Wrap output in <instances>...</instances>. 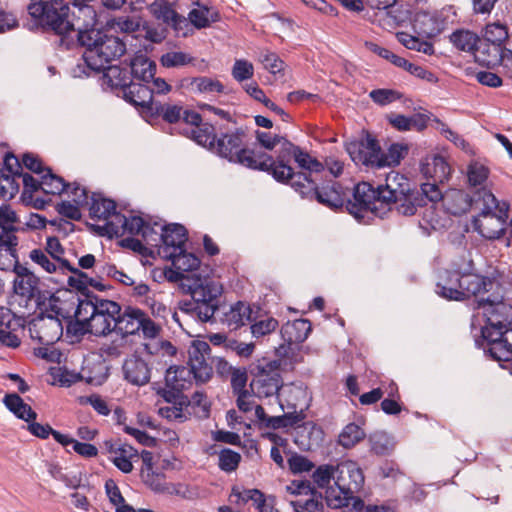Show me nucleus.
Returning <instances> with one entry per match:
<instances>
[{
  "instance_id": "nucleus-38",
  "label": "nucleus",
  "mask_w": 512,
  "mask_h": 512,
  "mask_svg": "<svg viewBox=\"0 0 512 512\" xmlns=\"http://www.w3.org/2000/svg\"><path fill=\"white\" fill-rule=\"evenodd\" d=\"M326 504L332 509H339L347 506L349 502L353 501V507L356 510H361L364 507V502L359 497L346 495V491L335 484L334 487H329L325 495Z\"/></svg>"
},
{
  "instance_id": "nucleus-23",
  "label": "nucleus",
  "mask_w": 512,
  "mask_h": 512,
  "mask_svg": "<svg viewBox=\"0 0 512 512\" xmlns=\"http://www.w3.org/2000/svg\"><path fill=\"white\" fill-rule=\"evenodd\" d=\"M366 46L373 53L390 61L395 66L403 68L404 70L408 71L411 75H413L419 79L425 80L429 83H436L438 81L437 76L434 73H432L431 71L425 69L422 66H418L413 63H410L405 58L394 54L392 51H390L384 47H381V46L377 45L376 43L366 42Z\"/></svg>"
},
{
  "instance_id": "nucleus-19",
  "label": "nucleus",
  "mask_w": 512,
  "mask_h": 512,
  "mask_svg": "<svg viewBox=\"0 0 512 512\" xmlns=\"http://www.w3.org/2000/svg\"><path fill=\"white\" fill-rule=\"evenodd\" d=\"M497 338H492L491 328L481 329L482 337L488 342L486 352L496 361L512 360V328L496 329Z\"/></svg>"
},
{
  "instance_id": "nucleus-20",
  "label": "nucleus",
  "mask_w": 512,
  "mask_h": 512,
  "mask_svg": "<svg viewBox=\"0 0 512 512\" xmlns=\"http://www.w3.org/2000/svg\"><path fill=\"white\" fill-rule=\"evenodd\" d=\"M74 10L68 12L67 33L76 31L78 42L81 45V37L84 33L97 31L94 26L97 23V15L94 8L88 4H77L73 2Z\"/></svg>"
},
{
  "instance_id": "nucleus-15",
  "label": "nucleus",
  "mask_w": 512,
  "mask_h": 512,
  "mask_svg": "<svg viewBox=\"0 0 512 512\" xmlns=\"http://www.w3.org/2000/svg\"><path fill=\"white\" fill-rule=\"evenodd\" d=\"M211 347L205 341L195 340L188 349V365L197 382L205 383L212 377Z\"/></svg>"
},
{
  "instance_id": "nucleus-2",
  "label": "nucleus",
  "mask_w": 512,
  "mask_h": 512,
  "mask_svg": "<svg viewBox=\"0 0 512 512\" xmlns=\"http://www.w3.org/2000/svg\"><path fill=\"white\" fill-rule=\"evenodd\" d=\"M81 46L86 48L83 58L87 66L98 72L126 52V44L122 39L99 29L84 33L81 37Z\"/></svg>"
},
{
  "instance_id": "nucleus-28",
  "label": "nucleus",
  "mask_w": 512,
  "mask_h": 512,
  "mask_svg": "<svg viewBox=\"0 0 512 512\" xmlns=\"http://www.w3.org/2000/svg\"><path fill=\"white\" fill-rule=\"evenodd\" d=\"M161 241L163 257H165V251L177 252L182 249L188 239L186 228L177 223L165 225L161 228Z\"/></svg>"
},
{
  "instance_id": "nucleus-55",
  "label": "nucleus",
  "mask_w": 512,
  "mask_h": 512,
  "mask_svg": "<svg viewBox=\"0 0 512 512\" xmlns=\"http://www.w3.org/2000/svg\"><path fill=\"white\" fill-rule=\"evenodd\" d=\"M44 251L60 263V272L65 274V269H70V262L63 257L65 251L57 237L47 238Z\"/></svg>"
},
{
  "instance_id": "nucleus-36",
  "label": "nucleus",
  "mask_w": 512,
  "mask_h": 512,
  "mask_svg": "<svg viewBox=\"0 0 512 512\" xmlns=\"http://www.w3.org/2000/svg\"><path fill=\"white\" fill-rule=\"evenodd\" d=\"M104 81L114 89H119L121 93L128 87L133 81L129 67H120L118 65L105 66Z\"/></svg>"
},
{
  "instance_id": "nucleus-59",
  "label": "nucleus",
  "mask_w": 512,
  "mask_h": 512,
  "mask_svg": "<svg viewBox=\"0 0 512 512\" xmlns=\"http://www.w3.org/2000/svg\"><path fill=\"white\" fill-rule=\"evenodd\" d=\"M190 86L192 90L200 93H221L224 89L220 81L205 76L191 79Z\"/></svg>"
},
{
  "instance_id": "nucleus-48",
  "label": "nucleus",
  "mask_w": 512,
  "mask_h": 512,
  "mask_svg": "<svg viewBox=\"0 0 512 512\" xmlns=\"http://www.w3.org/2000/svg\"><path fill=\"white\" fill-rule=\"evenodd\" d=\"M16 229L1 230L0 232V255L8 260L18 261L17 245L18 238L15 235Z\"/></svg>"
},
{
  "instance_id": "nucleus-9",
  "label": "nucleus",
  "mask_w": 512,
  "mask_h": 512,
  "mask_svg": "<svg viewBox=\"0 0 512 512\" xmlns=\"http://www.w3.org/2000/svg\"><path fill=\"white\" fill-rule=\"evenodd\" d=\"M381 197L379 186L374 188L368 182L358 183L353 190V200L347 198L346 209L356 219H363L368 212L382 218L389 210Z\"/></svg>"
},
{
  "instance_id": "nucleus-47",
  "label": "nucleus",
  "mask_w": 512,
  "mask_h": 512,
  "mask_svg": "<svg viewBox=\"0 0 512 512\" xmlns=\"http://www.w3.org/2000/svg\"><path fill=\"white\" fill-rule=\"evenodd\" d=\"M69 183L62 177L52 173L50 168L46 169V173L42 175L41 190L45 194L60 195L68 190Z\"/></svg>"
},
{
  "instance_id": "nucleus-24",
  "label": "nucleus",
  "mask_w": 512,
  "mask_h": 512,
  "mask_svg": "<svg viewBox=\"0 0 512 512\" xmlns=\"http://www.w3.org/2000/svg\"><path fill=\"white\" fill-rule=\"evenodd\" d=\"M122 373L124 379L131 385L144 386L150 381L151 367L141 357L131 355L124 360Z\"/></svg>"
},
{
  "instance_id": "nucleus-29",
  "label": "nucleus",
  "mask_w": 512,
  "mask_h": 512,
  "mask_svg": "<svg viewBox=\"0 0 512 512\" xmlns=\"http://www.w3.org/2000/svg\"><path fill=\"white\" fill-rule=\"evenodd\" d=\"M154 90L143 83L131 82V84L123 90L122 97L124 100L135 107H141L148 112L152 110V106L156 103L153 101Z\"/></svg>"
},
{
  "instance_id": "nucleus-32",
  "label": "nucleus",
  "mask_w": 512,
  "mask_h": 512,
  "mask_svg": "<svg viewBox=\"0 0 512 512\" xmlns=\"http://www.w3.org/2000/svg\"><path fill=\"white\" fill-rule=\"evenodd\" d=\"M412 27L419 37L431 38L442 31V22L434 14L419 11L413 18Z\"/></svg>"
},
{
  "instance_id": "nucleus-49",
  "label": "nucleus",
  "mask_w": 512,
  "mask_h": 512,
  "mask_svg": "<svg viewBox=\"0 0 512 512\" xmlns=\"http://www.w3.org/2000/svg\"><path fill=\"white\" fill-rule=\"evenodd\" d=\"M295 512H324L322 495L314 492L306 498H299L290 502Z\"/></svg>"
},
{
  "instance_id": "nucleus-4",
  "label": "nucleus",
  "mask_w": 512,
  "mask_h": 512,
  "mask_svg": "<svg viewBox=\"0 0 512 512\" xmlns=\"http://www.w3.org/2000/svg\"><path fill=\"white\" fill-rule=\"evenodd\" d=\"M223 287L219 282L205 280L191 288V300L181 304L180 310L200 322H212L221 307Z\"/></svg>"
},
{
  "instance_id": "nucleus-22",
  "label": "nucleus",
  "mask_w": 512,
  "mask_h": 512,
  "mask_svg": "<svg viewBox=\"0 0 512 512\" xmlns=\"http://www.w3.org/2000/svg\"><path fill=\"white\" fill-rule=\"evenodd\" d=\"M13 272L15 278L13 280V291L16 295L24 298L26 301L35 300L42 292L39 284L40 279L25 265L16 261Z\"/></svg>"
},
{
  "instance_id": "nucleus-62",
  "label": "nucleus",
  "mask_w": 512,
  "mask_h": 512,
  "mask_svg": "<svg viewBox=\"0 0 512 512\" xmlns=\"http://www.w3.org/2000/svg\"><path fill=\"white\" fill-rule=\"evenodd\" d=\"M241 461V455L231 449H223L219 453L218 466L222 471L232 472L237 469Z\"/></svg>"
},
{
  "instance_id": "nucleus-35",
  "label": "nucleus",
  "mask_w": 512,
  "mask_h": 512,
  "mask_svg": "<svg viewBox=\"0 0 512 512\" xmlns=\"http://www.w3.org/2000/svg\"><path fill=\"white\" fill-rule=\"evenodd\" d=\"M428 120L429 117L421 113H416L409 117L395 113L388 116L389 123L398 131H408L412 129L422 131L427 127Z\"/></svg>"
},
{
  "instance_id": "nucleus-17",
  "label": "nucleus",
  "mask_w": 512,
  "mask_h": 512,
  "mask_svg": "<svg viewBox=\"0 0 512 512\" xmlns=\"http://www.w3.org/2000/svg\"><path fill=\"white\" fill-rule=\"evenodd\" d=\"M378 141L369 133L365 137L346 143V151L355 164L376 167L379 163Z\"/></svg>"
},
{
  "instance_id": "nucleus-61",
  "label": "nucleus",
  "mask_w": 512,
  "mask_h": 512,
  "mask_svg": "<svg viewBox=\"0 0 512 512\" xmlns=\"http://www.w3.org/2000/svg\"><path fill=\"white\" fill-rule=\"evenodd\" d=\"M278 321L273 317H267L255 321L250 329L253 337L260 338L274 332L278 328Z\"/></svg>"
},
{
  "instance_id": "nucleus-50",
  "label": "nucleus",
  "mask_w": 512,
  "mask_h": 512,
  "mask_svg": "<svg viewBox=\"0 0 512 512\" xmlns=\"http://www.w3.org/2000/svg\"><path fill=\"white\" fill-rule=\"evenodd\" d=\"M148 10L156 20L161 22L160 24L166 27L177 13L166 0H155L148 6Z\"/></svg>"
},
{
  "instance_id": "nucleus-56",
  "label": "nucleus",
  "mask_w": 512,
  "mask_h": 512,
  "mask_svg": "<svg viewBox=\"0 0 512 512\" xmlns=\"http://www.w3.org/2000/svg\"><path fill=\"white\" fill-rule=\"evenodd\" d=\"M294 160L298 167L309 171L307 177L312 178V173L318 174L324 170V166L316 158L310 156L307 152L303 151L300 147L296 150Z\"/></svg>"
},
{
  "instance_id": "nucleus-34",
  "label": "nucleus",
  "mask_w": 512,
  "mask_h": 512,
  "mask_svg": "<svg viewBox=\"0 0 512 512\" xmlns=\"http://www.w3.org/2000/svg\"><path fill=\"white\" fill-rule=\"evenodd\" d=\"M312 330V326L307 319H297L292 322H287L281 327V336L285 342L290 344H299L304 342L309 333Z\"/></svg>"
},
{
  "instance_id": "nucleus-5",
  "label": "nucleus",
  "mask_w": 512,
  "mask_h": 512,
  "mask_svg": "<svg viewBox=\"0 0 512 512\" xmlns=\"http://www.w3.org/2000/svg\"><path fill=\"white\" fill-rule=\"evenodd\" d=\"M382 197L381 201L388 210L394 206L397 212L404 216H412L417 213V205L423 201L419 193L413 192L409 180L402 174L392 171L387 174L384 185H379Z\"/></svg>"
},
{
  "instance_id": "nucleus-63",
  "label": "nucleus",
  "mask_w": 512,
  "mask_h": 512,
  "mask_svg": "<svg viewBox=\"0 0 512 512\" xmlns=\"http://www.w3.org/2000/svg\"><path fill=\"white\" fill-rule=\"evenodd\" d=\"M160 61L164 67L171 68L189 64L193 61V58L181 51H171L163 54Z\"/></svg>"
},
{
  "instance_id": "nucleus-57",
  "label": "nucleus",
  "mask_w": 512,
  "mask_h": 512,
  "mask_svg": "<svg viewBox=\"0 0 512 512\" xmlns=\"http://www.w3.org/2000/svg\"><path fill=\"white\" fill-rule=\"evenodd\" d=\"M29 258L47 273L60 271V263L51 258L49 254L42 249H33L30 251Z\"/></svg>"
},
{
  "instance_id": "nucleus-51",
  "label": "nucleus",
  "mask_w": 512,
  "mask_h": 512,
  "mask_svg": "<svg viewBox=\"0 0 512 512\" xmlns=\"http://www.w3.org/2000/svg\"><path fill=\"white\" fill-rule=\"evenodd\" d=\"M365 438L364 430L355 423L347 424L338 437V443L344 448H352Z\"/></svg>"
},
{
  "instance_id": "nucleus-60",
  "label": "nucleus",
  "mask_w": 512,
  "mask_h": 512,
  "mask_svg": "<svg viewBox=\"0 0 512 512\" xmlns=\"http://www.w3.org/2000/svg\"><path fill=\"white\" fill-rule=\"evenodd\" d=\"M413 192L419 193L423 199L422 203L417 205V209L426 206L427 201L434 204L443 198L442 192L435 181L433 183H423L420 190H413Z\"/></svg>"
},
{
  "instance_id": "nucleus-37",
  "label": "nucleus",
  "mask_w": 512,
  "mask_h": 512,
  "mask_svg": "<svg viewBox=\"0 0 512 512\" xmlns=\"http://www.w3.org/2000/svg\"><path fill=\"white\" fill-rule=\"evenodd\" d=\"M108 451L113 454L111 461L123 473H130L133 470L131 459L137 456V451L130 445L124 444L115 446L110 444Z\"/></svg>"
},
{
  "instance_id": "nucleus-8",
  "label": "nucleus",
  "mask_w": 512,
  "mask_h": 512,
  "mask_svg": "<svg viewBox=\"0 0 512 512\" xmlns=\"http://www.w3.org/2000/svg\"><path fill=\"white\" fill-rule=\"evenodd\" d=\"M28 13L38 25L58 35L67 34L69 6L63 0H30Z\"/></svg>"
},
{
  "instance_id": "nucleus-31",
  "label": "nucleus",
  "mask_w": 512,
  "mask_h": 512,
  "mask_svg": "<svg viewBox=\"0 0 512 512\" xmlns=\"http://www.w3.org/2000/svg\"><path fill=\"white\" fill-rule=\"evenodd\" d=\"M474 59L477 63L487 68H493L503 60V47L496 46L479 38L477 48L474 52Z\"/></svg>"
},
{
  "instance_id": "nucleus-18",
  "label": "nucleus",
  "mask_w": 512,
  "mask_h": 512,
  "mask_svg": "<svg viewBox=\"0 0 512 512\" xmlns=\"http://www.w3.org/2000/svg\"><path fill=\"white\" fill-rule=\"evenodd\" d=\"M335 484L346 491V495L355 497L364 484L361 468L354 461H343L335 467Z\"/></svg>"
},
{
  "instance_id": "nucleus-41",
  "label": "nucleus",
  "mask_w": 512,
  "mask_h": 512,
  "mask_svg": "<svg viewBox=\"0 0 512 512\" xmlns=\"http://www.w3.org/2000/svg\"><path fill=\"white\" fill-rule=\"evenodd\" d=\"M131 78L148 83L154 78L156 64L144 55L133 58L129 65Z\"/></svg>"
},
{
  "instance_id": "nucleus-12",
  "label": "nucleus",
  "mask_w": 512,
  "mask_h": 512,
  "mask_svg": "<svg viewBox=\"0 0 512 512\" xmlns=\"http://www.w3.org/2000/svg\"><path fill=\"white\" fill-rule=\"evenodd\" d=\"M278 145H280V148L276 158L274 159L268 154L270 161H265L267 168L259 170L270 173L273 178L280 183L291 184V182L297 180L298 175L305 174L304 172L295 173L293 168L289 165L291 159H294L298 146L294 145L284 136H282V141H280Z\"/></svg>"
},
{
  "instance_id": "nucleus-16",
  "label": "nucleus",
  "mask_w": 512,
  "mask_h": 512,
  "mask_svg": "<svg viewBox=\"0 0 512 512\" xmlns=\"http://www.w3.org/2000/svg\"><path fill=\"white\" fill-rule=\"evenodd\" d=\"M63 332L61 321L53 315L39 316L29 324V333L33 340L51 346L57 342Z\"/></svg>"
},
{
  "instance_id": "nucleus-44",
  "label": "nucleus",
  "mask_w": 512,
  "mask_h": 512,
  "mask_svg": "<svg viewBox=\"0 0 512 512\" xmlns=\"http://www.w3.org/2000/svg\"><path fill=\"white\" fill-rule=\"evenodd\" d=\"M422 172L426 177L432 178L435 182H444L450 174V167L442 156H434L431 162H427L422 167Z\"/></svg>"
},
{
  "instance_id": "nucleus-54",
  "label": "nucleus",
  "mask_w": 512,
  "mask_h": 512,
  "mask_svg": "<svg viewBox=\"0 0 512 512\" xmlns=\"http://www.w3.org/2000/svg\"><path fill=\"white\" fill-rule=\"evenodd\" d=\"M508 28L500 23H491L486 25L481 39L493 43L496 46L504 47L505 41L508 39Z\"/></svg>"
},
{
  "instance_id": "nucleus-1",
  "label": "nucleus",
  "mask_w": 512,
  "mask_h": 512,
  "mask_svg": "<svg viewBox=\"0 0 512 512\" xmlns=\"http://www.w3.org/2000/svg\"><path fill=\"white\" fill-rule=\"evenodd\" d=\"M501 272L492 268L481 275L472 271H444L436 285L437 293L447 299L464 301L472 296L489 293L500 286Z\"/></svg>"
},
{
  "instance_id": "nucleus-43",
  "label": "nucleus",
  "mask_w": 512,
  "mask_h": 512,
  "mask_svg": "<svg viewBox=\"0 0 512 512\" xmlns=\"http://www.w3.org/2000/svg\"><path fill=\"white\" fill-rule=\"evenodd\" d=\"M116 204L113 200L102 197L100 194L93 193L91 196L90 216L97 219H108L111 215L115 217Z\"/></svg>"
},
{
  "instance_id": "nucleus-39",
  "label": "nucleus",
  "mask_w": 512,
  "mask_h": 512,
  "mask_svg": "<svg viewBox=\"0 0 512 512\" xmlns=\"http://www.w3.org/2000/svg\"><path fill=\"white\" fill-rule=\"evenodd\" d=\"M193 371L188 367L175 366L167 369L165 383L167 388L186 390L192 385L191 375Z\"/></svg>"
},
{
  "instance_id": "nucleus-53",
  "label": "nucleus",
  "mask_w": 512,
  "mask_h": 512,
  "mask_svg": "<svg viewBox=\"0 0 512 512\" xmlns=\"http://www.w3.org/2000/svg\"><path fill=\"white\" fill-rule=\"evenodd\" d=\"M191 137L193 140L202 145L203 147H209L210 149L215 148L216 135L214 133V127L210 124H201L197 127L191 128Z\"/></svg>"
},
{
  "instance_id": "nucleus-14",
  "label": "nucleus",
  "mask_w": 512,
  "mask_h": 512,
  "mask_svg": "<svg viewBox=\"0 0 512 512\" xmlns=\"http://www.w3.org/2000/svg\"><path fill=\"white\" fill-rule=\"evenodd\" d=\"M119 303L99 297L95 313L89 322V332L95 336H106L115 330L119 317Z\"/></svg>"
},
{
  "instance_id": "nucleus-52",
  "label": "nucleus",
  "mask_w": 512,
  "mask_h": 512,
  "mask_svg": "<svg viewBox=\"0 0 512 512\" xmlns=\"http://www.w3.org/2000/svg\"><path fill=\"white\" fill-rule=\"evenodd\" d=\"M406 154L407 148L398 143L392 144L389 147L387 153L382 152L380 148L379 163H377L376 167L396 166L400 163Z\"/></svg>"
},
{
  "instance_id": "nucleus-13",
  "label": "nucleus",
  "mask_w": 512,
  "mask_h": 512,
  "mask_svg": "<svg viewBox=\"0 0 512 512\" xmlns=\"http://www.w3.org/2000/svg\"><path fill=\"white\" fill-rule=\"evenodd\" d=\"M502 275L500 276V279ZM500 286L491 290L488 297L478 301V308H482L487 322L495 329H504L512 320V306L504 301V296L500 293Z\"/></svg>"
},
{
  "instance_id": "nucleus-25",
  "label": "nucleus",
  "mask_w": 512,
  "mask_h": 512,
  "mask_svg": "<svg viewBox=\"0 0 512 512\" xmlns=\"http://www.w3.org/2000/svg\"><path fill=\"white\" fill-rule=\"evenodd\" d=\"M294 443L302 451H312L318 448L323 441V431L311 421L294 427Z\"/></svg>"
},
{
  "instance_id": "nucleus-33",
  "label": "nucleus",
  "mask_w": 512,
  "mask_h": 512,
  "mask_svg": "<svg viewBox=\"0 0 512 512\" xmlns=\"http://www.w3.org/2000/svg\"><path fill=\"white\" fill-rule=\"evenodd\" d=\"M287 404L288 408L291 409V411H288L281 416H269L264 427L279 429L288 426H293L301 422L304 418L303 411L305 408V404L301 405L297 402H290V400H287Z\"/></svg>"
},
{
  "instance_id": "nucleus-10",
  "label": "nucleus",
  "mask_w": 512,
  "mask_h": 512,
  "mask_svg": "<svg viewBox=\"0 0 512 512\" xmlns=\"http://www.w3.org/2000/svg\"><path fill=\"white\" fill-rule=\"evenodd\" d=\"M115 330L123 336L142 333L144 338L154 339L161 333V326L155 323L144 311L139 308L127 306L119 312L116 319Z\"/></svg>"
},
{
  "instance_id": "nucleus-40",
  "label": "nucleus",
  "mask_w": 512,
  "mask_h": 512,
  "mask_svg": "<svg viewBox=\"0 0 512 512\" xmlns=\"http://www.w3.org/2000/svg\"><path fill=\"white\" fill-rule=\"evenodd\" d=\"M3 403L19 419L30 422L37 418V413L17 393L7 394Z\"/></svg>"
},
{
  "instance_id": "nucleus-7",
  "label": "nucleus",
  "mask_w": 512,
  "mask_h": 512,
  "mask_svg": "<svg viewBox=\"0 0 512 512\" xmlns=\"http://www.w3.org/2000/svg\"><path fill=\"white\" fill-rule=\"evenodd\" d=\"M317 180V177L310 178L307 174H300L295 182H291V187L303 198L316 199L332 209L341 208L347 203L348 189L339 182L329 180L319 185Z\"/></svg>"
},
{
  "instance_id": "nucleus-3",
  "label": "nucleus",
  "mask_w": 512,
  "mask_h": 512,
  "mask_svg": "<svg viewBox=\"0 0 512 512\" xmlns=\"http://www.w3.org/2000/svg\"><path fill=\"white\" fill-rule=\"evenodd\" d=\"M466 174L470 193L455 192V199L463 202V206L454 211L455 215L465 213L479 204H485L488 208L497 206V198L489 185V168L474 161L468 165Z\"/></svg>"
},
{
  "instance_id": "nucleus-58",
  "label": "nucleus",
  "mask_w": 512,
  "mask_h": 512,
  "mask_svg": "<svg viewBox=\"0 0 512 512\" xmlns=\"http://www.w3.org/2000/svg\"><path fill=\"white\" fill-rule=\"evenodd\" d=\"M258 60L262 63L264 68L272 74L281 73L285 69V62L275 52L261 50L258 55Z\"/></svg>"
},
{
  "instance_id": "nucleus-26",
  "label": "nucleus",
  "mask_w": 512,
  "mask_h": 512,
  "mask_svg": "<svg viewBox=\"0 0 512 512\" xmlns=\"http://www.w3.org/2000/svg\"><path fill=\"white\" fill-rule=\"evenodd\" d=\"M99 296L94 293H86L84 299H80L75 311L76 322L71 325L74 334L84 335L89 332V322L93 318Z\"/></svg>"
},
{
  "instance_id": "nucleus-46",
  "label": "nucleus",
  "mask_w": 512,
  "mask_h": 512,
  "mask_svg": "<svg viewBox=\"0 0 512 512\" xmlns=\"http://www.w3.org/2000/svg\"><path fill=\"white\" fill-rule=\"evenodd\" d=\"M152 115L160 116L165 122L173 124L182 119L183 106L178 104H162L156 102L150 111Z\"/></svg>"
},
{
  "instance_id": "nucleus-21",
  "label": "nucleus",
  "mask_w": 512,
  "mask_h": 512,
  "mask_svg": "<svg viewBox=\"0 0 512 512\" xmlns=\"http://www.w3.org/2000/svg\"><path fill=\"white\" fill-rule=\"evenodd\" d=\"M251 386L259 397H270L277 394L282 386L279 363L270 361L263 366Z\"/></svg>"
},
{
  "instance_id": "nucleus-27",
  "label": "nucleus",
  "mask_w": 512,
  "mask_h": 512,
  "mask_svg": "<svg viewBox=\"0 0 512 512\" xmlns=\"http://www.w3.org/2000/svg\"><path fill=\"white\" fill-rule=\"evenodd\" d=\"M252 309L249 304L238 301L229 307H223L220 321L230 330H236L251 320Z\"/></svg>"
},
{
  "instance_id": "nucleus-30",
  "label": "nucleus",
  "mask_w": 512,
  "mask_h": 512,
  "mask_svg": "<svg viewBox=\"0 0 512 512\" xmlns=\"http://www.w3.org/2000/svg\"><path fill=\"white\" fill-rule=\"evenodd\" d=\"M147 223L140 216H131L127 218L125 215L116 214L115 221H110L106 224L107 232L114 235H123L125 233L131 235H140L142 230L145 229Z\"/></svg>"
},
{
  "instance_id": "nucleus-45",
  "label": "nucleus",
  "mask_w": 512,
  "mask_h": 512,
  "mask_svg": "<svg viewBox=\"0 0 512 512\" xmlns=\"http://www.w3.org/2000/svg\"><path fill=\"white\" fill-rule=\"evenodd\" d=\"M479 38L477 34L469 30H457L450 35V41L457 49L472 54L477 48Z\"/></svg>"
},
{
  "instance_id": "nucleus-6",
  "label": "nucleus",
  "mask_w": 512,
  "mask_h": 512,
  "mask_svg": "<svg viewBox=\"0 0 512 512\" xmlns=\"http://www.w3.org/2000/svg\"><path fill=\"white\" fill-rule=\"evenodd\" d=\"M245 137L246 134L243 129L223 134L216 140L214 150L219 156L228 159L230 162L241 164L250 169H266L265 161H270L268 154L245 148L243 146Z\"/></svg>"
},
{
  "instance_id": "nucleus-42",
  "label": "nucleus",
  "mask_w": 512,
  "mask_h": 512,
  "mask_svg": "<svg viewBox=\"0 0 512 512\" xmlns=\"http://www.w3.org/2000/svg\"><path fill=\"white\" fill-rule=\"evenodd\" d=\"M165 258L170 259L173 266L181 272L193 271L200 266L199 258L186 252L184 247L177 252L165 251Z\"/></svg>"
},
{
  "instance_id": "nucleus-11",
  "label": "nucleus",
  "mask_w": 512,
  "mask_h": 512,
  "mask_svg": "<svg viewBox=\"0 0 512 512\" xmlns=\"http://www.w3.org/2000/svg\"><path fill=\"white\" fill-rule=\"evenodd\" d=\"M474 207L481 211L473 220L474 229L484 238L499 239L505 232L509 204L497 200V206L494 207L488 208L485 204Z\"/></svg>"
},
{
  "instance_id": "nucleus-64",
  "label": "nucleus",
  "mask_w": 512,
  "mask_h": 512,
  "mask_svg": "<svg viewBox=\"0 0 512 512\" xmlns=\"http://www.w3.org/2000/svg\"><path fill=\"white\" fill-rule=\"evenodd\" d=\"M232 76L237 82L251 79L254 75V66L245 59H236L232 67Z\"/></svg>"
}]
</instances>
